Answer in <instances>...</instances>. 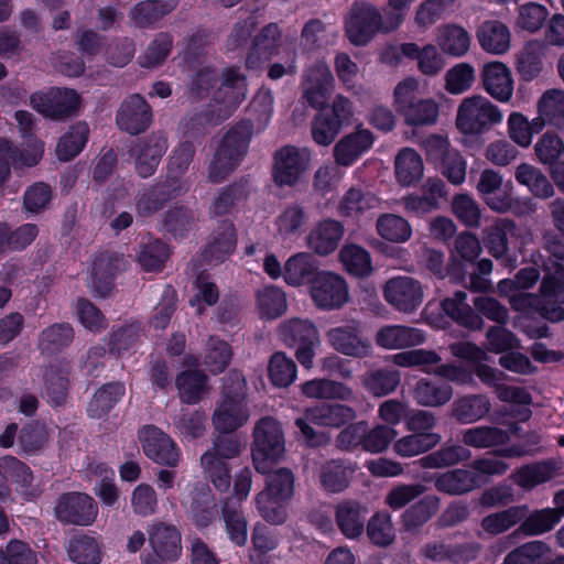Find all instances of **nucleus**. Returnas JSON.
<instances>
[{"label": "nucleus", "mask_w": 564, "mask_h": 564, "mask_svg": "<svg viewBox=\"0 0 564 564\" xmlns=\"http://www.w3.org/2000/svg\"><path fill=\"white\" fill-rule=\"evenodd\" d=\"M528 304L552 323L564 321V262L546 267L540 286V295L528 294Z\"/></svg>", "instance_id": "nucleus-5"}, {"label": "nucleus", "mask_w": 564, "mask_h": 564, "mask_svg": "<svg viewBox=\"0 0 564 564\" xmlns=\"http://www.w3.org/2000/svg\"><path fill=\"white\" fill-rule=\"evenodd\" d=\"M368 509L359 501L344 500L335 508V520L347 539H357L365 531Z\"/></svg>", "instance_id": "nucleus-32"}, {"label": "nucleus", "mask_w": 564, "mask_h": 564, "mask_svg": "<svg viewBox=\"0 0 564 564\" xmlns=\"http://www.w3.org/2000/svg\"><path fill=\"white\" fill-rule=\"evenodd\" d=\"M517 225L508 218L497 219L484 230V243L496 259L508 257L517 240Z\"/></svg>", "instance_id": "nucleus-29"}, {"label": "nucleus", "mask_w": 564, "mask_h": 564, "mask_svg": "<svg viewBox=\"0 0 564 564\" xmlns=\"http://www.w3.org/2000/svg\"><path fill=\"white\" fill-rule=\"evenodd\" d=\"M247 77L239 67H227L221 72L220 86L215 94V100L224 106L220 119H227L237 106L246 98Z\"/></svg>", "instance_id": "nucleus-24"}, {"label": "nucleus", "mask_w": 564, "mask_h": 564, "mask_svg": "<svg viewBox=\"0 0 564 564\" xmlns=\"http://www.w3.org/2000/svg\"><path fill=\"white\" fill-rule=\"evenodd\" d=\"M383 295L397 311L412 313L422 304L424 292L420 281L411 276H397L386 282Z\"/></svg>", "instance_id": "nucleus-19"}, {"label": "nucleus", "mask_w": 564, "mask_h": 564, "mask_svg": "<svg viewBox=\"0 0 564 564\" xmlns=\"http://www.w3.org/2000/svg\"><path fill=\"white\" fill-rule=\"evenodd\" d=\"M326 338L336 351L349 357L362 358L370 352V341L361 335L360 323L357 321L330 328Z\"/></svg>", "instance_id": "nucleus-21"}, {"label": "nucleus", "mask_w": 564, "mask_h": 564, "mask_svg": "<svg viewBox=\"0 0 564 564\" xmlns=\"http://www.w3.org/2000/svg\"><path fill=\"white\" fill-rule=\"evenodd\" d=\"M175 8L172 1H143L137 4L130 13L132 22L140 28H145L158 22L163 15Z\"/></svg>", "instance_id": "nucleus-62"}, {"label": "nucleus", "mask_w": 564, "mask_h": 564, "mask_svg": "<svg viewBox=\"0 0 564 564\" xmlns=\"http://www.w3.org/2000/svg\"><path fill=\"white\" fill-rule=\"evenodd\" d=\"M333 82L334 77L325 64L315 65L307 73L303 98L313 108L323 107Z\"/></svg>", "instance_id": "nucleus-36"}, {"label": "nucleus", "mask_w": 564, "mask_h": 564, "mask_svg": "<svg viewBox=\"0 0 564 564\" xmlns=\"http://www.w3.org/2000/svg\"><path fill=\"white\" fill-rule=\"evenodd\" d=\"M148 540L152 549L144 564H167L178 558L182 552L181 532L165 522H154L148 530Z\"/></svg>", "instance_id": "nucleus-12"}, {"label": "nucleus", "mask_w": 564, "mask_h": 564, "mask_svg": "<svg viewBox=\"0 0 564 564\" xmlns=\"http://www.w3.org/2000/svg\"><path fill=\"white\" fill-rule=\"evenodd\" d=\"M514 177L519 184L524 185L538 198L547 199L555 193L546 175L531 164L521 163L518 165Z\"/></svg>", "instance_id": "nucleus-46"}, {"label": "nucleus", "mask_w": 564, "mask_h": 564, "mask_svg": "<svg viewBox=\"0 0 564 564\" xmlns=\"http://www.w3.org/2000/svg\"><path fill=\"white\" fill-rule=\"evenodd\" d=\"M183 505L189 512L194 523L199 528L208 527L217 513L216 499L209 487L205 484H195Z\"/></svg>", "instance_id": "nucleus-27"}, {"label": "nucleus", "mask_w": 564, "mask_h": 564, "mask_svg": "<svg viewBox=\"0 0 564 564\" xmlns=\"http://www.w3.org/2000/svg\"><path fill=\"white\" fill-rule=\"evenodd\" d=\"M378 205V198L370 192L359 187L349 188L343 196L337 210L346 217H357L366 210L373 209Z\"/></svg>", "instance_id": "nucleus-57"}, {"label": "nucleus", "mask_w": 564, "mask_h": 564, "mask_svg": "<svg viewBox=\"0 0 564 564\" xmlns=\"http://www.w3.org/2000/svg\"><path fill=\"white\" fill-rule=\"evenodd\" d=\"M319 273L322 271L317 259L308 252H299L290 257L283 270L285 282L292 286L312 285Z\"/></svg>", "instance_id": "nucleus-33"}, {"label": "nucleus", "mask_w": 564, "mask_h": 564, "mask_svg": "<svg viewBox=\"0 0 564 564\" xmlns=\"http://www.w3.org/2000/svg\"><path fill=\"white\" fill-rule=\"evenodd\" d=\"M562 469L561 459L549 458L523 465L513 474L512 479L522 489L531 490L560 476Z\"/></svg>", "instance_id": "nucleus-25"}, {"label": "nucleus", "mask_w": 564, "mask_h": 564, "mask_svg": "<svg viewBox=\"0 0 564 564\" xmlns=\"http://www.w3.org/2000/svg\"><path fill=\"white\" fill-rule=\"evenodd\" d=\"M453 397L448 384L437 386L426 379L419 380L413 388V399L422 406H442Z\"/></svg>", "instance_id": "nucleus-58"}, {"label": "nucleus", "mask_w": 564, "mask_h": 564, "mask_svg": "<svg viewBox=\"0 0 564 564\" xmlns=\"http://www.w3.org/2000/svg\"><path fill=\"white\" fill-rule=\"evenodd\" d=\"M310 290L315 305L323 310H338L349 300L345 279L329 271H322Z\"/></svg>", "instance_id": "nucleus-18"}, {"label": "nucleus", "mask_w": 564, "mask_h": 564, "mask_svg": "<svg viewBox=\"0 0 564 564\" xmlns=\"http://www.w3.org/2000/svg\"><path fill=\"white\" fill-rule=\"evenodd\" d=\"M262 474L265 475V487L260 491L261 494L285 501L293 496L294 475L289 468L271 470L270 463H268V471Z\"/></svg>", "instance_id": "nucleus-59"}, {"label": "nucleus", "mask_w": 564, "mask_h": 564, "mask_svg": "<svg viewBox=\"0 0 564 564\" xmlns=\"http://www.w3.org/2000/svg\"><path fill=\"white\" fill-rule=\"evenodd\" d=\"M30 102L44 117L65 121L78 113L80 96L74 89L55 87L45 94H33Z\"/></svg>", "instance_id": "nucleus-11"}, {"label": "nucleus", "mask_w": 564, "mask_h": 564, "mask_svg": "<svg viewBox=\"0 0 564 564\" xmlns=\"http://www.w3.org/2000/svg\"><path fill=\"white\" fill-rule=\"evenodd\" d=\"M419 83L414 78L400 82L393 91L395 111L409 126L433 124L438 116V107L432 99H424L417 93Z\"/></svg>", "instance_id": "nucleus-6"}, {"label": "nucleus", "mask_w": 564, "mask_h": 564, "mask_svg": "<svg viewBox=\"0 0 564 564\" xmlns=\"http://www.w3.org/2000/svg\"><path fill=\"white\" fill-rule=\"evenodd\" d=\"M470 456L471 453L465 445H444L423 456L420 465L424 468H445L468 460Z\"/></svg>", "instance_id": "nucleus-55"}, {"label": "nucleus", "mask_w": 564, "mask_h": 564, "mask_svg": "<svg viewBox=\"0 0 564 564\" xmlns=\"http://www.w3.org/2000/svg\"><path fill=\"white\" fill-rule=\"evenodd\" d=\"M42 151L34 150L32 154H24L17 149L10 141L0 139V186L10 176V163H20L25 166L37 164Z\"/></svg>", "instance_id": "nucleus-56"}, {"label": "nucleus", "mask_w": 564, "mask_h": 564, "mask_svg": "<svg viewBox=\"0 0 564 564\" xmlns=\"http://www.w3.org/2000/svg\"><path fill=\"white\" fill-rule=\"evenodd\" d=\"M356 467L344 459H330L325 462L319 470V481L323 488L329 492H341L350 484Z\"/></svg>", "instance_id": "nucleus-37"}, {"label": "nucleus", "mask_w": 564, "mask_h": 564, "mask_svg": "<svg viewBox=\"0 0 564 564\" xmlns=\"http://www.w3.org/2000/svg\"><path fill=\"white\" fill-rule=\"evenodd\" d=\"M284 453L281 424L272 416L261 417L253 429L252 459L258 473L268 471V463L276 462Z\"/></svg>", "instance_id": "nucleus-7"}, {"label": "nucleus", "mask_w": 564, "mask_h": 564, "mask_svg": "<svg viewBox=\"0 0 564 564\" xmlns=\"http://www.w3.org/2000/svg\"><path fill=\"white\" fill-rule=\"evenodd\" d=\"M520 522L509 535L512 539L538 536L551 532L564 517V508L531 509L528 505H519Z\"/></svg>", "instance_id": "nucleus-16"}, {"label": "nucleus", "mask_w": 564, "mask_h": 564, "mask_svg": "<svg viewBox=\"0 0 564 564\" xmlns=\"http://www.w3.org/2000/svg\"><path fill=\"white\" fill-rule=\"evenodd\" d=\"M281 340L289 347H296L295 357L305 368L313 366L314 349L319 344L317 328L310 321L293 318L279 327Z\"/></svg>", "instance_id": "nucleus-10"}, {"label": "nucleus", "mask_w": 564, "mask_h": 564, "mask_svg": "<svg viewBox=\"0 0 564 564\" xmlns=\"http://www.w3.org/2000/svg\"><path fill=\"white\" fill-rule=\"evenodd\" d=\"M253 135V123L241 120L232 126L223 137L207 169L210 183L223 182L247 155Z\"/></svg>", "instance_id": "nucleus-2"}, {"label": "nucleus", "mask_w": 564, "mask_h": 564, "mask_svg": "<svg viewBox=\"0 0 564 564\" xmlns=\"http://www.w3.org/2000/svg\"><path fill=\"white\" fill-rule=\"evenodd\" d=\"M378 235L394 243L406 242L412 236L410 223L395 214H382L376 221Z\"/></svg>", "instance_id": "nucleus-52"}, {"label": "nucleus", "mask_w": 564, "mask_h": 564, "mask_svg": "<svg viewBox=\"0 0 564 564\" xmlns=\"http://www.w3.org/2000/svg\"><path fill=\"white\" fill-rule=\"evenodd\" d=\"M424 340L425 336L420 329L403 325L383 326L376 334V343L386 349L414 347Z\"/></svg>", "instance_id": "nucleus-35"}, {"label": "nucleus", "mask_w": 564, "mask_h": 564, "mask_svg": "<svg viewBox=\"0 0 564 564\" xmlns=\"http://www.w3.org/2000/svg\"><path fill=\"white\" fill-rule=\"evenodd\" d=\"M139 438L144 454L153 462L169 467H175L178 464L180 452L175 443L156 426H144Z\"/></svg>", "instance_id": "nucleus-23"}, {"label": "nucleus", "mask_w": 564, "mask_h": 564, "mask_svg": "<svg viewBox=\"0 0 564 564\" xmlns=\"http://www.w3.org/2000/svg\"><path fill=\"white\" fill-rule=\"evenodd\" d=\"M484 485L477 473L468 468H456L436 476L434 486L436 490L451 495H466Z\"/></svg>", "instance_id": "nucleus-31"}, {"label": "nucleus", "mask_w": 564, "mask_h": 564, "mask_svg": "<svg viewBox=\"0 0 564 564\" xmlns=\"http://www.w3.org/2000/svg\"><path fill=\"white\" fill-rule=\"evenodd\" d=\"M221 517L229 540L237 546H243L248 540V521L239 501L226 498L221 506Z\"/></svg>", "instance_id": "nucleus-39"}, {"label": "nucleus", "mask_w": 564, "mask_h": 564, "mask_svg": "<svg viewBox=\"0 0 564 564\" xmlns=\"http://www.w3.org/2000/svg\"><path fill=\"white\" fill-rule=\"evenodd\" d=\"M442 436L438 433H412L399 438L394 445V452L403 457H413L429 452L438 445Z\"/></svg>", "instance_id": "nucleus-50"}, {"label": "nucleus", "mask_w": 564, "mask_h": 564, "mask_svg": "<svg viewBox=\"0 0 564 564\" xmlns=\"http://www.w3.org/2000/svg\"><path fill=\"white\" fill-rule=\"evenodd\" d=\"M481 83L484 89L496 100L507 102L513 94V80L510 69L501 62H490L482 66Z\"/></svg>", "instance_id": "nucleus-26"}, {"label": "nucleus", "mask_w": 564, "mask_h": 564, "mask_svg": "<svg viewBox=\"0 0 564 564\" xmlns=\"http://www.w3.org/2000/svg\"><path fill=\"white\" fill-rule=\"evenodd\" d=\"M197 219L195 212L191 208L175 205L163 214L162 230L175 239H182L194 230Z\"/></svg>", "instance_id": "nucleus-42"}, {"label": "nucleus", "mask_w": 564, "mask_h": 564, "mask_svg": "<svg viewBox=\"0 0 564 564\" xmlns=\"http://www.w3.org/2000/svg\"><path fill=\"white\" fill-rule=\"evenodd\" d=\"M441 500L436 496H425L403 511L400 518L401 530L417 535L423 527L438 512Z\"/></svg>", "instance_id": "nucleus-30"}, {"label": "nucleus", "mask_w": 564, "mask_h": 564, "mask_svg": "<svg viewBox=\"0 0 564 564\" xmlns=\"http://www.w3.org/2000/svg\"><path fill=\"white\" fill-rule=\"evenodd\" d=\"M178 395L184 403L195 404L207 392V376L199 370H187L175 379Z\"/></svg>", "instance_id": "nucleus-47"}, {"label": "nucleus", "mask_w": 564, "mask_h": 564, "mask_svg": "<svg viewBox=\"0 0 564 564\" xmlns=\"http://www.w3.org/2000/svg\"><path fill=\"white\" fill-rule=\"evenodd\" d=\"M73 339V327L68 323H56L41 332L39 348L44 354H55L69 346Z\"/></svg>", "instance_id": "nucleus-53"}, {"label": "nucleus", "mask_w": 564, "mask_h": 564, "mask_svg": "<svg viewBox=\"0 0 564 564\" xmlns=\"http://www.w3.org/2000/svg\"><path fill=\"white\" fill-rule=\"evenodd\" d=\"M69 558L78 564H98L101 560L97 541L88 535L73 538L67 547Z\"/></svg>", "instance_id": "nucleus-63"}, {"label": "nucleus", "mask_w": 564, "mask_h": 564, "mask_svg": "<svg viewBox=\"0 0 564 564\" xmlns=\"http://www.w3.org/2000/svg\"><path fill=\"white\" fill-rule=\"evenodd\" d=\"M549 552L550 546L545 542L533 540L508 553L503 564H541L543 556Z\"/></svg>", "instance_id": "nucleus-64"}, {"label": "nucleus", "mask_w": 564, "mask_h": 564, "mask_svg": "<svg viewBox=\"0 0 564 564\" xmlns=\"http://www.w3.org/2000/svg\"><path fill=\"white\" fill-rule=\"evenodd\" d=\"M126 388L121 382L104 384L88 403L87 412L93 419L105 416L124 394Z\"/></svg>", "instance_id": "nucleus-49"}, {"label": "nucleus", "mask_w": 564, "mask_h": 564, "mask_svg": "<svg viewBox=\"0 0 564 564\" xmlns=\"http://www.w3.org/2000/svg\"><path fill=\"white\" fill-rule=\"evenodd\" d=\"M452 416L462 424H471L485 417L491 410L489 399L484 394H468L452 403Z\"/></svg>", "instance_id": "nucleus-38"}, {"label": "nucleus", "mask_w": 564, "mask_h": 564, "mask_svg": "<svg viewBox=\"0 0 564 564\" xmlns=\"http://www.w3.org/2000/svg\"><path fill=\"white\" fill-rule=\"evenodd\" d=\"M401 382V373L392 368H378L367 371L361 383L373 397H386L397 390Z\"/></svg>", "instance_id": "nucleus-45"}, {"label": "nucleus", "mask_w": 564, "mask_h": 564, "mask_svg": "<svg viewBox=\"0 0 564 564\" xmlns=\"http://www.w3.org/2000/svg\"><path fill=\"white\" fill-rule=\"evenodd\" d=\"M394 165L397 178L403 186L412 185L423 176L422 159L413 149H402L395 158Z\"/></svg>", "instance_id": "nucleus-51"}, {"label": "nucleus", "mask_w": 564, "mask_h": 564, "mask_svg": "<svg viewBox=\"0 0 564 564\" xmlns=\"http://www.w3.org/2000/svg\"><path fill=\"white\" fill-rule=\"evenodd\" d=\"M399 24L400 14L383 18L373 6L366 2H355L345 17L347 35L389 33Z\"/></svg>", "instance_id": "nucleus-9"}, {"label": "nucleus", "mask_w": 564, "mask_h": 564, "mask_svg": "<svg viewBox=\"0 0 564 564\" xmlns=\"http://www.w3.org/2000/svg\"><path fill=\"white\" fill-rule=\"evenodd\" d=\"M345 232L344 225L335 219H324L316 224L306 237L307 247L319 256L334 252Z\"/></svg>", "instance_id": "nucleus-28"}, {"label": "nucleus", "mask_w": 564, "mask_h": 564, "mask_svg": "<svg viewBox=\"0 0 564 564\" xmlns=\"http://www.w3.org/2000/svg\"><path fill=\"white\" fill-rule=\"evenodd\" d=\"M152 117V109L145 99L139 94H133L121 102L116 122L120 130L135 135L149 128Z\"/></svg>", "instance_id": "nucleus-22"}, {"label": "nucleus", "mask_w": 564, "mask_h": 564, "mask_svg": "<svg viewBox=\"0 0 564 564\" xmlns=\"http://www.w3.org/2000/svg\"><path fill=\"white\" fill-rule=\"evenodd\" d=\"M509 440L508 431L494 425H478L462 432V442L465 447L478 449L501 446Z\"/></svg>", "instance_id": "nucleus-40"}, {"label": "nucleus", "mask_w": 564, "mask_h": 564, "mask_svg": "<svg viewBox=\"0 0 564 564\" xmlns=\"http://www.w3.org/2000/svg\"><path fill=\"white\" fill-rule=\"evenodd\" d=\"M200 467L206 479L220 492L229 489L231 484V467L229 462L205 452L200 456Z\"/></svg>", "instance_id": "nucleus-48"}, {"label": "nucleus", "mask_w": 564, "mask_h": 564, "mask_svg": "<svg viewBox=\"0 0 564 564\" xmlns=\"http://www.w3.org/2000/svg\"><path fill=\"white\" fill-rule=\"evenodd\" d=\"M339 260L351 275L364 278L372 271L369 252L358 245H345L339 251Z\"/></svg>", "instance_id": "nucleus-60"}, {"label": "nucleus", "mask_w": 564, "mask_h": 564, "mask_svg": "<svg viewBox=\"0 0 564 564\" xmlns=\"http://www.w3.org/2000/svg\"><path fill=\"white\" fill-rule=\"evenodd\" d=\"M391 361L398 367L419 368L425 373H433L435 366L442 361V358L434 350L411 349L391 356Z\"/></svg>", "instance_id": "nucleus-54"}, {"label": "nucleus", "mask_w": 564, "mask_h": 564, "mask_svg": "<svg viewBox=\"0 0 564 564\" xmlns=\"http://www.w3.org/2000/svg\"><path fill=\"white\" fill-rule=\"evenodd\" d=\"M0 466L9 474V477L17 482L18 491L25 498L32 499L40 495L39 486L34 485L32 470L23 462L13 456L0 458Z\"/></svg>", "instance_id": "nucleus-44"}, {"label": "nucleus", "mask_w": 564, "mask_h": 564, "mask_svg": "<svg viewBox=\"0 0 564 564\" xmlns=\"http://www.w3.org/2000/svg\"><path fill=\"white\" fill-rule=\"evenodd\" d=\"M126 261L122 254L111 251L98 253L90 272V288L95 296L106 297L113 289L116 275L124 270Z\"/></svg>", "instance_id": "nucleus-20"}, {"label": "nucleus", "mask_w": 564, "mask_h": 564, "mask_svg": "<svg viewBox=\"0 0 564 564\" xmlns=\"http://www.w3.org/2000/svg\"><path fill=\"white\" fill-rule=\"evenodd\" d=\"M502 186V176L490 169L484 170L480 174L477 189L490 209L498 213L508 212L512 202L507 195L498 196L497 193Z\"/></svg>", "instance_id": "nucleus-41"}, {"label": "nucleus", "mask_w": 564, "mask_h": 564, "mask_svg": "<svg viewBox=\"0 0 564 564\" xmlns=\"http://www.w3.org/2000/svg\"><path fill=\"white\" fill-rule=\"evenodd\" d=\"M97 514L94 498L78 491L61 495L54 507V516L63 524L88 527L95 522Z\"/></svg>", "instance_id": "nucleus-13"}, {"label": "nucleus", "mask_w": 564, "mask_h": 564, "mask_svg": "<svg viewBox=\"0 0 564 564\" xmlns=\"http://www.w3.org/2000/svg\"><path fill=\"white\" fill-rule=\"evenodd\" d=\"M373 134L367 129H357L343 137L334 147V158L341 166H349L371 148Z\"/></svg>", "instance_id": "nucleus-34"}, {"label": "nucleus", "mask_w": 564, "mask_h": 564, "mask_svg": "<svg viewBox=\"0 0 564 564\" xmlns=\"http://www.w3.org/2000/svg\"><path fill=\"white\" fill-rule=\"evenodd\" d=\"M357 417L356 411L346 404L323 403L308 408L301 417L295 420L302 436L311 446H322L329 442V436L324 432H317L312 424L326 427H340L352 422Z\"/></svg>", "instance_id": "nucleus-4"}, {"label": "nucleus", "mask_w": 564, "mask_h": 564, "mask_svg": "<svg viewBox=\"0 0 564 564\" xmlns=\"http://www.w3.org/2000/svg\"><path fill=\"white\" fill-rule=\"evenodd\" d=\"M187 191L188 185L185 181L167 177L139 193L135 199V210L141 217H150L162 209L169 200Z\"/></svg>", "instance_id": "nucleus-14"}, {"label": "nucleus", "mask_w": 564, "mask_h": 564, "mask_svg": "<svg viewBox=\"0 0 564 564\" xmlns=\"http://www.w3.org/2000/svg\"><path fill=\"white\" fill-rule=\"evenodd\" d=\"M249 195V178L240 180L220 188L209 207L213 216H224Z\"/></svg>", "instance_id": "nucleus-43"}, {"label": "nucleus", "mask_w": 564, "mask_h": 564, "mask_svg": "<svg viewBox=\"0 0 564 564\" xmlns=\"http://www.w3.org/2000/svg\"><path fill=\"white\" fill-rule=\"evenodd\" d=\"M311 161L305 148L285 145L274 153L273 178L279 186H292L307 170Z\"/></svg>", "instance_id": "nucleus-15"}, {"label": "nucleus", "mask_w": 564, "mask_h": 564, "mask_svg": "<svg viewBox=\"0 0 564 564\" xmlns=\"http://www.w3.org/2000/svg\"><path fill=\"white\" fill-rule=\"evenodd\" d=\"M249 420L246 402V380L237 372L224 379L221 398L212 416L215 431L232 432L243 426Z\"/></svg>", "instance_id": "nucleus-3"}, {"label": "nucleus", "mask_w": 564, "mask_h": 564, "mask_svg": "<svg viewBox=\"0 0 564 564\" xmlns=\"http://www.w3.org/2000/svg\"><path fill=\"white\" fill-rule=\"evenodd\" d=\"M467 294L457 291L452 297L442 301L443 311L457 324L470 330L484 328V317L497 325H506L509 322V310L497 299L478 295L473 300L474 310L466 303Z\"/></svg>", "instance_id": "nucleus-1"}, {"label": "nucleus", "mask_w": 564, "mask_h": 564, "mask_svg": "<svg viewBox=\"0 0 564 564\" xmlns=\"http://www.w3.org/2000/svg\"><path fill=\"white\" fill-rule=\"evenodd\" d=\"M502 113L487 98L476 95L465 98L457 110V128L467 134L482 133L501 122Z\"/></svg>", "instance_id": "nucleus-8"}, {"label": "nucleus", "mask_w": 564, "mask_h": 564, "mask_svg": "<svg viewBox=\"0 0 564 564\" xmlns=\"http://www.w3.org/2000/svg\"><path fill=\"white\" fill-rule=\"evenodd\" d=\"M167 148V137L162 131L137 140L130 149L137 173L143 178L153 175Z\"/></svg>", "instance_id": "nucleus-17"}, {"label": "nucleus", "mask_w": 564, "mask_h": 564, "mask_svg": "<svg viewBox=\"0 0 564 564\" xmlns=\"http://www.w3.org/2000/svg\"><path fill=\"white\" fill-rule=\"evenodd\" d=\"M302 392L308 398L347 400L352 395L350 388L329 379H314L302 384Z\"/></svg>", "instance_id": "nucleus-61"}]
</instances>
